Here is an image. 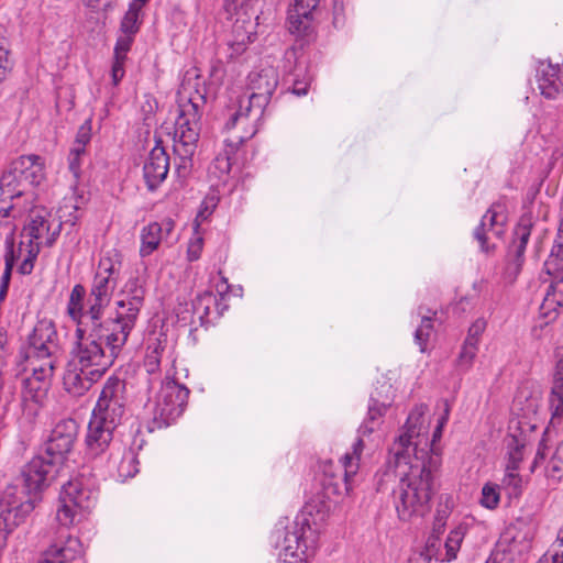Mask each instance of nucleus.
<instances>
[{"instance_id":"60","label":"nucleus","mask_w":563,"mask_h":563,"mask_svg":"<svg viewBox=\"0 0 563 563\" xmlns=\"http://www.w3.org/2000/svg\"><path fill=\"white\" fill-rule=\"evenodd\" d=\"M165 350V345L159 340H156L154 343L150 344L147 346V353H153V355H156L161 360L162 353Z\"/></svg>"},{"instance_id":"50","label":"nucleus","mask_w":563,"mask_h":563,"mask_svg":"<svg viewBox=\"0 0 563 563\" xmlns=\"http://www.w3.org/2000/svg\"><path fill=\"white\" fill-rule=\"evenodd\" d=\"M300 70L296 67L292 80L291 91L298 97L306 96L308 89L310 87V78L309 79H299Z\"/></svg>"},{"instance_id":"4","label":"nucleus","mask_w":563,"mask_h":563,"mask_svg":"<svg viewBox=\"0 0 563 563\" xmlns=\"http://www.w3.org/2000/svg\"><path fill=\"white\" fill-rule=\"evenodd\" d=\"M311 514L302 512L296 519L284 526L276 525L271 534V542L280 549L279 556L284 563H303L313 555L319 540L316 523L310 521Z\"/></svg>"},{"instance_id":"53","label":"nucleus","mask_w":563,"mask_h":563,"mask_svg":"<svg viewBox=\"0 0 563 563\" xmlns=\"http://www.w3.org/2000/svg\"><path fill=\"white\" fill-rule=\"evenodd\" d=\"M202 251V239L197 238L196 240L191 241L188 250H187V256L190 262L197 261L200 257Z\"/></svg>"},{"instance_id":"44","label":"nucleus","mask_w":563,"mask_h":563,"mask_svg":"<svg viewBox=\"0 0 563 563\" xmlns=\"http://www.w3.org/2000/svg\"><path fill=\"white\" fill-rule=\"evenodd\" d=\"M91 140V121H85L76 133V139L71 148H78L81 152H86V146Z\"/></svg>"},{"instance_id":"64","label":"nucleus","mask_w":563,"mask_h":563,"mask_svg":"<svg viewBox=\"0 0 563 563\" xmlns=\"http://www.w3.org/2000/svg\"><path fill=\"white\" fill-rule=\"evenodd\" d=\"M478 341H479V339L471 336V335L467 334L463 345L466 346V347H472L473 350H477L478 351V347H477Z\"/></svg>"},{"instance_id":"9","label":"nucleus","mask_w":563,"mask_h":563,"mask_svg":"<svg viewBox=\"0 0 563 563\" xmlns=\"http://www.w3.org/2000/svg\"><path fill=\"white\" fill-rule=\"evenodd\" d=\"M121 272V262L110 256L100 258L87 297L89 321L104 322Z\"/></svg>"},{"instance_id":"22","label":"nucleus","mask_w":563,"mask_h":563,"mask_svg":"<svg viewBox=\"0 0 563 563\" xmlns=\"http://www.w3.org/2000/svg\"><path fill=\"white\" fill-rule=\"evenodd\" d=\"M321 0H294L288 12V27L292 34L309 36L312 33L313 14Z\"/></svg>"},{"instance_id":"52","label":"nucleus","mask_w":563,"mask_h":563,"mask_svg":"<svg viewBox=\"0 0 563 563\" xmlns=\"http://www.w3.org/2000/svg\"><path fill=\"white\" fill-rule=\"evenodd\" d=\"M12 213L13 218H16L18 216H21V212H16V206L14 203H10L9 201H2L0 200V225L3 223V221L9 218Z\"/></svg>"},{"instance_id":"25","label":"nucleus","mask_w":563,"mask_h":563,"mask_svg":"<svg viewBox=\"0 0 563 563\" xmlns=\"http://www.w3.org/2000/svg\"><path fill=\"white\" fill-rule=\"evenodd\" d=\"M33 509L34 503L31 498L18 501L5 497L0 504V521L4 532H10L21 525Z\"/></svg>"},{"instance_id":"26","label":"nucleus","mask_w":563,"mask_h":563,"mask_svg":"<svg viewBox=\"0 0 563 563\" xmlns=\"http://www.w3.org/2000/svg\"><path fill=\"white\" fill-rule=\"evenodd\" d=\"M25 186L40 185L44 179V164L38 155H23L11 163Z\"/></svg>"},{"instance_id":"51","label":"nucleus","mask_w":563,"mask_h":563,"mask_svg":"<svg viewBox=\"0 0 563 563\" xmlns=\"http://www.w3.org/2000/svg\"><path fill=\"white\" fill-rule=\"evenodd\" d=\"M523 262L520 260H515L511 257H508L506 268H505V278L509 283H514L519 275Z\"/></svg>"},{"instance_id":"47","label":"nucleus","mask_w":563,"mask_h":563,"mask_svg":"<svg viewBox=\"0 0 563 563\" xmlns=\"http://www.w3.org/2000/svg\"><path fill=\"white\" fill-rule=\"evenodd\" d=\"M11 70L9 60L8 41L0 37V82H2Z\"/></svg>"},{"instance_id":"16","label":"nucleus","mask_w":563,"mask_h":563,"mask_svg":"<svg viewBox=\"0 0 563 563\" xmlns=\"http://www.w3.org/2000/svg\"><path fill=\"white\" fill-rule=\"evenodd\" d=\"M77 434V422L71 418L62 419L52 429L42 452L62 466L74 448Z\"/></svg>"},{"instance_id":"45","label":"nucleus","mask_w":563,"mask_h":563,"mask_svg":"<svg viewBox=\"0 0 563 563\" xmlns=\"http://www.w3.org/2000/svg\"><path fill=\"white\" fill-rule=\"evenodd\" d=\"M532 229V222L530 218L522 217L514 230V240H517L518 244H528Z\"/></svg>"},{"instance_id":"14","label":"nucleus","mask_w":563,"mask_h":563,"mask_svg":"<svg viewBox=\"0 0 563 563\" xmlns=\"http://www.w3.org/2000/svg\"><path fill=\"white\" fill-rule=\"evenodd\" d=\"M124 384L119 378H109L103 386L91 417L117 428L125 413Z\"/></svg>"},{"instance_id":"56","label":"nucleus","mask_w":563,"mask_h":563,"mask_svg":"<svg viewBox=\"0 0 563 563\" xmlns=\"http://www.w3.org/2000/svg\"><path fill=\"white\" fill-rule=\"evenodd\" d=\"M486 329V321L484 319H477L468 329V335L479 339Z\"/></svg>"},{"instance_id":"12","label":"nucleus","mask_w":563,"mask_h":563,"mask_svg":"<svg viewBox=\"0 0 563 563\" xmlns=\"http://www.w3.org/2000/svg\"><path fill=\"white\" fill-rule=\"evenodd\" d=\"M95 501L96 493L86 486L82 479H70L62 486L56 520L62 527L67 528L74 522L77 511L90 510Z\"/></svg>"},{"instance_id":"40","label":"nucleus","mask_w":563,"mask_h":563,"mask_svg":"<svg viewBox=\"0 0 563 563\" xmlns=\"http://www.w3.org/2000/svg\"><path fill=\"white\" fill-rule=\"evenodd\" d=\"M464 538L463 528H456L450 532L445 541V558L451 561L456 558L461 543Z\"/></svg>"},{"instance_id":"36","label":"nucleus","mask_w":563,"mask_h":563,"mask_svg":"<svg viewBox=\"0 0 563 563\" xmlns=\"http://www.w3.org/2000/svg\"><path fill=\"white\" fill-rule=\"evenodd\" d=\"M42 212L43 211L32 210L30 222L25 228L31 240L41 239L44 232L49 230L47 219Z\"/></svg>"},{"instance_id":"2","label":"nucleus","mask_w":563,"mask_h":563,"mask_svg":"<svg viewBox=\"0 0 563 563\" xmlns=\"http://www.w3.org/2000/svg\"><path fill=\"white\" fill-rule=\"evenodd\" d=\"M129 335V332L118 328V323L112 320L89 321L88 333L81 328L76 330V342L69 362L101 378L113 365Z\"/></svg>"},{"instance_id":"19","label":"nucleus","mask_w":563,"mask_h":563,"mask_svg":"<svg viewBox=\"0 0 563 563\" xmlns=\"http://www.w3.org/2000/svg\"><path fill=\"white\" fill-rule=\"evenodd\" d=\"M38 563H84L80 540L62 531L60 540L44 552Z\"/></svg>"},{"instance_id":"62","label":"nucleus","mask_w":563,"mask_h":563,"mask_svg":"<svg viewBox=\"0 0 563 563\" xmlns=\"http://www.w3.org/2000/svg\"><path fill=\"white\" fill-rule=\"evenodd\" d=\"M449 416H450V406L449 404L445 401L444 402V410H443V415L440 417V419L438 420V427L440 428H444V426L446 424L448 420H449Z\"/></svg>"},{"instance_id":"20","label":"nucleus","mask_w":563,"mask_h":563,"mask_svg":"<svg viewBox=\"0 0 563 563\" xmlns=\"http://www.w3.org/2000/svg\"><path fill=\"white\" fill-rule=\"evenodd\" d=\"M536 81L543 98L555 100L563 92V69L560 64L539 60L536 68Z\"/></svg>"},{"instance_id":"46","label":"nucleus","mask_w":563,"mask_h":563,"mask_svg":"<svg viewBox=\"0 0 563 563\" xmlns=\"http://www.w3.org/2000/svg\"><path fill=\"white\" fill-rule=\"evenodd\" d=\"M86 152H81L78 148H70L68 155V168L73 174L74 178L78 180L81 175L82 156Z\"/></svg>"},{"instance_id":"6","label":"nucleus","mask_w":563,"mask_h":563,"mask_svg":"<svg viewBox=\"0 0 563 563\" xmlns=\"http://www.w3.org/2000/svg\"><path fill=\"white\" fill-rule=\"evenodd\" d=\"M15 367L16 376H20L22 382L20 423L30 428L47 397L55 366L47 362L29 364V371L23 373L16 365Z\"/></svg>"},{"instance_id":"43","label":"nucleus","mask_w":563,"mask_h":563,"mask_svg":"<svg viewBox=\"0 0 563 563\" xmlns=\"http://www.w3.org/2000/svg\"><path fill=\"white\" fill-rule=\"evenodd\" d=\"M137 465H139V461H137L136 455L132 451H129V452L124 453V455L120 462L119 473L121 476H124V477H133L134 475H136L139 473Z\"/></svg>"},{"instance_id":"33","label":"nucleus","mask_w":563,"mask_h":563,"mask_svg":"<svg viewBox=\"0 0 563 563\" xmlns=\"http://www.w3.org/2000/svg\"><path fill=\"white\" fill-rule=\"evenodd\" d=\"M549 405L553 419L563 417V356L560 357L556 364Z\"/></svg>"},{"instance_id":"55","label":"nucleus","mask_w":563,"mask_h":563,"mask_svg":"<svg viewBox=\"0 0 563 563\" xmlns=\"http://www.w3.org/2000/svg\"><path fill=\"white\" fill-rule=\"evenodd\" d=\"M161 360L153 355V353H146L145 356V368L148 374H155L158 372Z\"/></svg>"},{"instance_id":"42","label":"nucleus","mask_w":563,"mask_h":563,"mask_svg":"<svg viewBox=\"0 0 563 563\" xmlns=\"http://www.w3.org/2000/svg\"><path fill=\"white\" fill-rule=\"evenodd\" d=\"M5 245H7V252H5V256H4L5 267H4V272L2 274V277H1V284L0 285L4 286V287H9L12 269H13L14 262H15V254H14V249H13V240H12L11 236L7 238Z\"/></svg>"},{"instance_id":"13","label":"nucleus","mask_w":563,"mask_h":563,"mask_svg":"<svg viewBox=\"0 0 563 563\" xmlns=\"http://www.w3.org/2000/svg\"><path fill=\"white\" fill-rule=\"evenodd\" d=\"M250 2L240 0H224V8L231 15L234 13L236 19L232 26V33L234 40L230 43L229 49L231 59L240 56L246 49L249 43H252L256 35V23L257 20L255 11L249 12Z\"/></svg>"},{"instance_id":"1","label":"nucleus","mask_w":563,"mask_h":563,"mask_svg":"<svg viewBox=\"0 0 563 563\" xmlns=\"http://www.w3.org/2000/svg\"><path fill=\"white\" fill-rule=\"evenodd\" d=\"M416 454L411 462L387 460V468L377 486L380 492L385 483L399 479L397 488L393 489V498L400 520L428 512L430 500L439 489L437 477L442 463L439 453L432 450L418 451Z\"/></svg>"},{"instance_id":"29","label":"nucleus","mask_w":563,"mask_h":563,"mask_svg":"<svg viewBox=\"0 0 563 563\" xmlns=\"http://www.w3.org/2000/svg\"><path fill=\"white\" fill-rule=\"evenodd\" d=\"M133 42V35L123 33H121L117 40L113 52V63L111 68V78L114 86H118L124 77V63L126 59V54L130 52Z\"/></svg>"},{"instance_id":"35","label":"nucleus","mask_w":563,"mask_h":563,"mask_svg":"<svg viewBox=\"0 0 563 563\" xmlns=\"http://www.w3.org/2000/svg\"><path fill=\"white\" fill-rule=\"evenodd\" d=\"M419 314L421 316V322L415 331V342L419 345L420 351L424 352L433 331V318L422 314V307L419 308Z\"/></svg>"},{"instance_id":"59","label":"nucleus","mask_w":563,"mask_h":563,"mask_svg":"<svg viewBox=\"0 0 563 563\" xmlns=\"http://www.w3.org/2000/svg\"><path fill=\"white\" fill-rule=\"evenodd\" d=\"M34 262L32 257H25L19 266V273L22 275H30L33 271Z\"/></svg>"},{"instance_id":"41","label":"nucleus","mask_w":563,"mask_h":563,"mask_svg":"<svg viewBox=\"0 0 563 563\" xmlns=\"http://www.w3.org/2000/svg\"><path fill=\"white\" fill-rule=\"evenodd\" d=\"M500 500L499 486L487 483L482 488L481 505L487 509H495Z\"/></svg>"},{"instance_id":"10","label":"nucleus","mask_w":563,"mask_h":563,"mask_svg":"<svg viewBox=\"0 0 563 563\" xmlns=\"http://www.w3.org/2000/svg\"><path fill=\"white\" fill-rule=\"evenodd\" d=\"M428 411L426 405L416 406L409 413L401 433L389 448V457L393 462H411L418 451H427L429 445L424 416Z\"/></svg>"},{"instance_id":"39","label":"nucleus","mask_w":563,"mask_h":563,"mask_svg":"<svg viewBox=\"0 0 563 563\" xmlns=\"http://www.w3.org/2000/svg\"><path fill=\"white\" fill-rule=\"evenodd\" d=\"M140 3H131L129 7V10L125 12L121 24H120V32L123 34H130L135 36V34L139 32V13L137 7Z\"/></svg>"},{"instance_id":"63","label":"nucleus","mask_w":563,"mask_h":563,"mask_svg":"<svg viewBox=\"0 0 563 563\" xmlns=\"http://www.w3.org/2000/svg\"><path fill=\"white\" fill-rule=\"evenodd\" d=\"M410 563H431V559L428 554H424L422 552L415 554L410 561Z\"/></svg>"},{"instance_id":"34","label":"nucleus","mask_w":563,"mask_h":563,"mask_svg":"<svg viewBox=\"0 0 563 563\" xmlns=\"http://www.w3.org/2000/svg\"><path fill=\"white\" fill-rule=\"evenodd\" d=\"M525 441L511 435L507 440V449H508V464L507 470L517 471L520 462L523 459V450H525Z\"/></svg>"},{"instance_id":"61","label":"nucleus","mask_w":563,"mask_h":563,"mask_svg":"<svg viewBox=\"0 0 563 563\" xmlns=\"http://www.w3.org/2000/svg\"><path fill=\"white\" fill-rule=\"evenodd\" d=\"M544 459H545V456H544L543 451H541V450L539 449V450H538V452L536 453L534 460H533V462H532V464H531V466H530V471H531L532 473H533V472H536V471H537V468H538L541 464H543Z\"/></svg>"},{"instance_id":"37","label":"nucleus","mask_w":563,"mask_h":563,"mask_svg":"<svg viewBox=\"0 0 563 563\" xmlns=\"http://www.w3.org/2000/svg\"><path fill=\"white\" fill-rule=\"evenodd\" d=\"M217 298L211 292H203L198 295L196 299L192 301V310L195 314H198V318L201 323L206 321V319L210 314V308L213 303H216Z\"/></svg>"},{"instance_id":"23","label":"nucleus","mask_w":563,"mask_h":563,"mask_svg":"<svg viewBox=\"0 0 563 563\" xmlns=\"http://www.w3.org/2000/svg\"><path fill=\"white\" fill-rule=\"evenodd\" d=\"M169 170V156L165 148L157 144L148 154L143 174L146 186L150 190H155L167 177Z\"/></svg>"},{"instance_id":"28","label":"nucleus","mask_w":563,"mask_h":563,"mask_svg":"<svg viewBox=\"0 0 563 563\" xmlns=\"http://www.w3.org/2000/svg\"><path fill=\"white\" fill-rule=\"evenodd\" d=\"M563 308V278L551 284L547 290L542 303L540 305V317L544 324L556 320Z\"/></svg>"},{"instance_id":"31","label":"nucleus","mask_w":563,"mask_h":563,"mask_svg":"<svg viewBox=\"0 0 563 563\" xmlns=\"http://www.w3.org/2000/svg\"><path fill=\"white\" fill-rule=\"evenodd\" d=\"M26 186L22 179L15 174L13 167L10 165L0 178V200L12 201L24 195Z\"/></svg>"},{"instance_id":"38","label":"nucleus","mask_w":563,"mask_h":563,"mask_svg":"<svg viewBox=\"0 0 563 563\" xmlns=\"http://www.w3.org/2000/svg\"><path fill=\"white\" fill-rule=\"evenodd\" d=\"M522 479L516 471L507 470L503 481L501 488L509 498H518L522 494Z\"/></svg>"},{"instance_id":"32","label":"nucleus","mask_w":563,"mask_h":563,"mask_svg":"<svg viewBox=\"0 0 563 563\" xmlns=\"http://www.w3.org/2000/svg\"><path fill=\"white\" fill-rule=\"evenodd\" d=\"M86 295V288L81 284H76L69 295L67 313L78 324L81 323L84 318L88 319L87 303L85 305Z\"/></svg>"},{"instance_id":"24","label":"nucleus","mask_w":563,"mask_h":563,"mask_svg":"<svg viewBox=\"0 0 563 563\" xmlns=\"http://www.w3.org/2000/svg\"><path fill=\"white\" fill-rule=\"evenodd\" d=\"M255 133L256 131L252 130L251 132L244 134L233 132L231 135H229L224 142L230 151H225V153L219 154L212 161L208 168L209 176L219 180H225L232 167L230 153H233L235 150H238L241 144L250 140Z\"/></svg>"},{"instance_id":"8","label":"nucleus","mask_w":563,"mask_h":563,"mask_svg":"<svg viewBox=\"0 0 563 563\" xmlns=\"http://www.w3.org/2000/svg\"><path fill=\"white\" fill-rule=\"evenodd\" d=\"M278 85V73L273 66L261 67L252 70L247 76V89L251 91L245 112H234L225 123L230 132L238 125H244L251 112H254V120H257L265 107L268 104Z\"/></svg>"},{"instance_id":"5","label":"nucleus","mask_w":563,"mask_h":563,"mask_svg":"<svg viewBox=\"0 0 563 563\" xmlns=\"http://www.w3.org/2000/svg\"><path fill=\"white\" fill-rule=\"evenodd\" d=\"M200 120L201 111L197 101L189 98L179 102L173 145L177 157L176 173L178 177H187L192 169V157L200 133Z\"/></svg>"},{"instance_id":"17","label":"nucleus","mask_w":563,"mask_h":563,"mask_svg":"<svg viewBox=\"0 0 563 563\" xmlns=\"http://www.w3.org/2000/svg\"><path fill=\"white\" fill-rule=\"evenodd\" d=\"M507 216L505 207L500 202L493 203L482 217L479 224L474 230V239L479 243L481 250L485 253L495 251V244L490 243L492 236L501 239L505 234Z\"/></svg>"},{"instance_id":"18","label":"nucleus","mask_w":563,"mask_h":563,"mask_svg":"<svg viewBox=\"0 0 563 563\" xmlns=\"http://www.w3.org/2000/svg\"><path fill=\"white\" fill-rule=\"evenodd\" d=\"M60 467L41 452L22 468V479L27 494H36L47 487Z\"/></svg>"},{"instance_id":"30","label":"nucleus","mask_w":563,"mask_h":563,"mask_svg":"<svg viewBox=\"0 0 563 563\" xmlns=\"http://www.w3.org/2000/svg\"><path fill=\"white\" fill-rule=\"evenodd\" d=\"M164 225L158 222H150L144 225L140 232V256L147 257L152 255L161 245L164 240L163 236Z\"/></svg>"},{"instance_id":"58","label":"nucleus","mask_w":563,"mask_h":563,"mask_svg":"<svg viewBox=\"0 0 563 563\" xmlns=\"http://www.w3.org/2000/svg\"><path fill=\"white\" fill-rule=\"evenodd\" d=\"M442 430H443V428H440V427H438V426L435 427V429H434V431H433V434H432V441H431V443L427 446V451H429V452H430V451H432V450H433V451L438 452L440 456H441V453H440L439 449H437V448H435V443H437V441H439V440L441 439V437H442Z\"/></svg>"},{"instance_id":"3","label":"nucleus","mask_w":563,"mask_h":563,"mask_svg":"<svg viewBox=\"0 0 563 563\" xmlns=\"http://www.w3.org/2000/svg\"><path fill=\"white\" fill-rule=\"evenodd\" d=\"M389 405V402L379 401L377 398L372 396L368 402L367 416L358 428L360 437L353 444V451L346 452L340 459V465L335 470L331 461L323 464L322 486L328 495H342L350 493L352 489L350 481L357 472L360 455L364 448L362 437L369 435L380 426L383 417L385 416Z\"/></svg>"},{"instance_id":"15","label":"nucleus","mask_w":563,"mask_h":563,"mask_svg":"<svg viewBox=\"0 0 563 563\" xmlns=\"http://www.w3.org/2000/svg\"><path fill=\"white\" fill-rule=\"evenodd\" d=\"M145 289L140 284L137 277H131L124 284L120 299L117 301L115 317L107 318L118 323V328H122L131 333L135 327L141 308L144 305Z\"/></svg>"},{"instance_id":"27","label":"nucleus","mask_w":563,"mask_h":563,"mask_svg":"<svg viewBox=\"0 0 563 563\" xmlns=\"http://www.w3.org/2000/svg\"><path fill=\"white\" fill-rule=\"evenodd\" d=\"M99 379L100 377L88 374L87 369L81 368L68 361L63 377V384L67 393L79 397L88 391L92 384Z\"/></svg>"},{"instance_id":"54","label":"nucleus","mask_w":563,"mask_h":563,"mask_svg":"<svg viewBox=\"0 0 563 563\" xmlns=\"http://www.w3.org/2000/svg\"><path fill=\"white\" fill-rule=\"evenodd\" d=\"M526 247V245L518 244L517 240H514L511 245L509 246L508 257L520 260L523 262Z\"/></svg>"},{"instance_id":"57","label":"nucleus","mask_w":563,"mask_h":563,"mask_svg":"<svg viewBox=\"0 0 563 563\" xmlns=\"http://www.w3.org/2000/svg\"><path fill=\"white\" fill-rule=\"evenodd\" d=\"M551 255L563 258V225L560 227L556 244L551 251Z\"/></svg>"},{"instance_id":"48","label":"nucleus","mask_w":563,"mask_h":563,"mask_svg":"<svg viewBox=\"0 0 563 563\" xmlns=\"http://www.w3.org/2000/svg\"><path fill=\"white\" fill-rule=\"evenodd\" d=\"M476 354L477 350H473L472 347H466L463 345L457 357L459 367L464 371L468 369L472 366Z\"/></svg>"},{"instance_id":"11","label":"nucleus","mask_w":563,"mask_h":563,"mask_svg":"<svg viewBox=\"0 0 563 563\" xmlns=\"http://www.w3.org/2000/svg\"><path fill=\"white\" fill-rule=\"evenodd\" d=\"M188 395L189 389L176 380L164 382L156 396L148 430L153 432L174 423L183 415Z\"/></svg>"},{"instance_id":"49","label":"nucleus","mask_w":563,"mask_h":563,"mask_svg":"<svg viewBox=\"0 0 563 563\" xmlns=\"http://www.w3.org/2000/svg\"><path fill=\"white\" fill-rule=\"evenodd\" d=\"M450 514L451 507L449 506L448 500L445 504L440 503L434 516V530L439 531L445 526Z\"/></svg>"},{"instance_id":"21","label":"nucleus","mask_w":563,"mask_h":563,"mask_svg":"<svg viewBox=\"0 0 563 563\" xmlns=\"http://www.w3.org/2000/svg\"><path fill=\"white\" fill-rule=\"evenodd\" d=\"M114 430L115 428H110L109 424L91 417L85 438L87 456L90 459H97L103 455L113 440Z\"/></svg>"},{"instance_id":"7","label":"nucleus","mask_w":563,"mask_h":563,"mask_svg":"<svg viewBox=\"0 0 563 563\" xmlns=\"http://www.w3.org/2000/svg\"><path fill=\"white\" fill-rule=\"evenodd\" d=\"M60 346L58 334L53 321L40 320L27 338V343L22 345L15 356V365L20 372H27L29 364L51 363L56 366Z\"/></svg>"}]
</instances>
